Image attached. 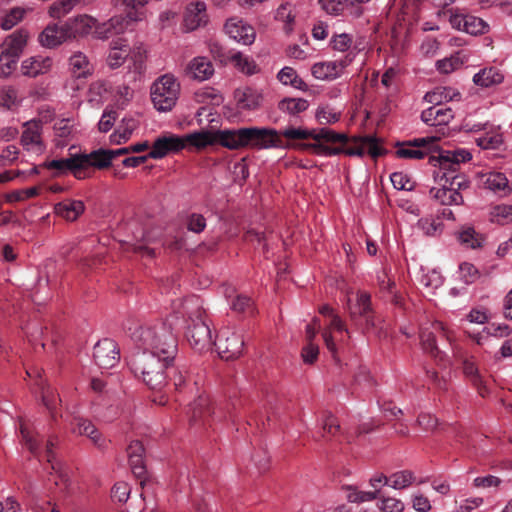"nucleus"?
Wrapping results in <instances>:
<instances>
[{
	"mask_svg": "<svg viewBox=\"0 0 512 512\" xmlns=\"http://www.w3.org/2000/svg\"><path fill=\"white\" fill-rule=\"evenodd\" d=\"M471 159L470 151L464 148L441 150L437 156H431L430 163L437 167L434 179L440 185L430 189L431 197L446 206L463 204V196L458 190L467 188L468 181L458 174V170L460 164Z\"/></svg>",
	"mask_w": 512,
	"mask_h": 512,
	"instance_id": "f257e3e1",
	"label": "nucleus"
},
{
	"mask_svg": "<svg viewBox=\"0 0 512 512\" xmlns=\"http://www.w3.org/2000/svg\"><path fill=\"white\" fill-rule=\"evenodd\" d=\"M278 132L281 138L288 140L284 142L289 144L287 149L308 150L323 157L338 155L340 150L332 148L330 144H346L348 140L345 133H337L329 128L307 129L288 126Z\"/></svg>",
	"mask_w": 512,
	"mask_h": 512,
	"instance_id": "f03ea898",
	"label": "nucleus"
},
{
	"mask_svg": "<svg viewBox=\"0 0 512 512\" xmlns=\"http://www.w3.org/2000/svg\"><path fill=\"white\" fill-rule=\"evenodd\" d=\"M175 359H165L164 356L152 354L146 351L132 357L130 361L131 370L136 376H141L143 382L152 390L159 391L152 401L165 405L167 399L160 393L167 383V370L172 366Z\"/></svg>",
	"mask_w": 512,
	"mask_h": 512,
	"instance_id": "7ed1b4c3",
	"label": "nucleus"
},
{
	"mask_svg": "<svg viewBox=\"0 0 512 512\" xmlns=\"http://www.w3.org/2000/svg\"><path fill=\"white\" fill-rule=\"evenodd\" d=\"M139 339L146 352L164 356L166 360L175 359L178 350L177 339L166 323L159 322L142 327Z\"/></svg>",
	"mask_w": 512,
	"mask_h": 512,
	"instance_id": "20e7f679",
	"label": "nucleus"
},
{
	"mask_svg": "<svg viewBox=\"0 0 512 512\" xmlns=\"http://www.w3.org/2000/svg\"><path fill=\"white\" fill-rule=\"evenodd\" d=\"M183 308L192 322L186 333L189 344L199 352L210 349L213 343L212 333L207 320L204 318V311L200 306L199 299L196 297L186 299Z\"/></svg>",
	"mask_w": 512,
	"mask_h": 512,
	"instance_id": "39448f33",
	"label": "nucleus"
},
{
	"mask_svg": "<svg viewBox=\"0 0 512 512\" xmlns=\"http://www.w3.org/2000/svg\"><path fill=\"white\" fill-rule=\"evenodd\" d=\"M181 85L170 73L158 77L150 87V97L154 108L159 112L171 111L180 96Z\"/></svg>",
	"mask_w": 512,
	"mask_h": 512,
	"instance_id": "423d86ee",
	"label": "nucleus"
},
{
	"mask_svg": "<svg viewBox=\"0 0 512 512\" xmlns=\"http://www.w3.org/2000/svg\"><path fill=\"white\" fill-rule=\"evenodd\" d=\"M20 434L21 441L29 452L39 460L42 457L46 458L47 462L51 464V469L59 474L61 482L67 486L68 479L59 471L58 464L54 462L53 447L55 443L53 439L47 440L45 448H42L39 434L30 429L23 421L20 422Z\"/></svg>",
	"mask_w": 512,
	"mask_h": 512,
	"instance_id": "0eeeda50",
	"label": "nucleus"
},
{
	"mask_svg": "<svg viewBox=\"0 0 512 512\" xmlns=\"http://www.w3.org/2000/svg\"><path fill=\"white\" fill-rule=\"evenodd\" d=\"M146 18L144 10L127 11L126 15L111 17L107 22L101 23L96 29V38L106 40L112 35L124 33L131 23L141 22Z\"/></svg>",
	"mask_w": 512,
	"mask_h": 512,
	"instance_id": "6e6552de",
	"label": "nucleus"
},
{
	"mask_svg": "<svg viewBox=\"0 0 512 512\" xmlns=\"http://www.w3.org/2000/svg\"><path fill=\"white\" fill-rule=\"evenodd\" d=\"M319 312L328 317V323L326 327L322 331V338L327 349L335 355L337 352L336 342H341L343 340V333H348L344 322L339 317V315L335 314L333 309L328 305H323Z\"/></svg>",
	"mask_w": 512,
	"mask_h": 512,
	"instance_id": "1a4fd4ad",
	"label": "nucleus"
},
{
	"mask_svg": "<svg viewBox=\"0 0 512 512\" xmlns=\"http://www.w3.org/2000/svg\"><path fill=\"white\" fill-rule=\"evenodd\" d=\"M215 345L219 356L229 361L238 358L242 354L244 340L239 331L224 328L220 331Z\"/></svg>",
	"mask_w": 512,
	"mask_h": 512,
	"instance_id": "9d476101",
	"label": "nucleus"
},
{
	"mask_svg": "<svg viewBox=\"0 0 512 512\" xmlns=\"http://www.w3.org/2000/svg\"><path fill=\"white\" fill-rule=\"evenodd\" d=\"M246 139L247 146L258 149H287L289 146V144H284L279 132L271 128L247 127Z\"/></svg>",
	"mask_w": 512,
	"mask_h": 512,
	"instance_id": "9b49d317",
	"label": "nucleus"
},
{
	"mask_svg": "<svg viewBox=\"0 0 512 512\" xmlns=\"http://www.w3.org/2000/svg\"><path fill=\"white\" fill-rule=\"evenodd\" d=\"M437 137H421L397 145L395 154L403 159H422L434 149Z\"/></svg>",
	"mask_w": 512,
	"mask_h": 512,
	"instance_id": "f8f14e48",
	"label": "nucleus"
},
{
	"mask_svg": "<svg viewBox=\"0 0 512 512\" xmlns=\"http://www.w3.org/2000/svg\"><path fill=\"white\" fill-rule=\"evenodd\" d=\"M93 359L100 369L113 368L120 359L116 342L108 338L98 341L94 346Z\"/></svg>",
	"mask_w": 512,
	"mask_h": 512,
	"instance_id": "ddd939ff",
	"label": "nucleus"
},
{
	"mask_svg": "<svg viewBox=\"0 0 512 512\" xmlns=\"http://www.w3.org/2000/svg\"><path fill=\"white\" fill-rule=\"evenodd\" d=\"M209 21L206 3L194 1L186 6L182 28L185 32H192L204 27Z\"/></svg>",
	"mask_w": 512,
	"mask_h": 512,
	"instance_id": "4468645a",
	"label": "nucleus"
},
{
	"mask_svg": "<svg viewBox=\"0 0 512 512\" xmlns=\"http://www.w3.org/2000/svg\"><path fill=\"white\" fill-rule=\"evenodd\" d=\"M224 31L231 39L243 45H251L256 37L254 28L238 17L227 19Z\"/></svg>",
	"mask_w": 512,
	"mask_h": 512,
	"instance_id": "2eb2a0df",
	"label": "nucleus"
},
{
	"mask_svg": "<svg viewBox=\"0 0 512 512\" xmlns=\"http://www.w3.org/2000/svg\"><path fill=\"white\" fill-rule=\"evenodd\" d=\"M351 62L352 58L349 55L339 61L317 62L312 65L311 73L317 80L332 81L340 77Z\"/></svg>",
	"mask_w": 512,
	"mask_h": 512,
	"instance_id": "dca6fc26",
	"label": "nucleus"
},
{
	"mask_svg": "<svg viewBox=\"0 0 512 512\" xmlns=\"http://www.w3.org/2000/svg\"><path fill=\"white\" fill-rule=\"evenodd\" d=\"M449 21L453 28L471 35L484 34L489 29L484 20L473 15L451 13Z\"/></svg>",
	"mask_w": 512,
	"mask_h": 512,
	"instance_id": "f3484780",
	"label": "nucleus"
},
{
	"mask_svg": "<svg viewBox=\"0 0 512 512\" xmlns=\"http://www.w3.org/2000/svg\"><path fill=\"white\" fill-rule=\"evenodd\" d=\"M185 147V140L182 137L167 134L158 137L151 146L149 156L151 159H162L169 153H175Z\"/></svg>",
	"mask_w": 512,
	"mask_h": 512,
	"instance_id": "a211bd4d",
	"label": "nucleus"
},
{
	"mask_svg": "<svg viewBox=\"0 0 512 512\" xmlns=\"http://www.w3.org/2000/svg\"><path fill=\"white\" fill-rule=\"evenodd\" d=\"M348 309L352 318L356 316L365 317L367 328H378L380 321L370 314L371 312V296L364 291H358L355 303L349 300Z\"/></svg>",
	"mask_w": 512,
	"mask_h": 512,
	"instance_id": "6ab92c4d",
	"label": "nucleus"
},
{
	"mask_svg": "<svg viewBox=\"0 0 512 512\" xmlns=\"http://www.w3.org/2000/svg\"><path fill=\"white\" fill-rule=\"evenodd\" d=\"M21 145L27 151L41 153L44 151L42 142V125L40 121L31 120L23 125Z\"/></svg>",
	"mask_w": 512,
	"mask_h": 512,
	"instance_id": "aec40b11",
	"label": "nucleus"
},
{
	"mask_svg": "<svg viewBox=\"0 0 512 512\" xmlns=\"http://www.w3.org/2000/svg\"><path fill=\"white\" fill-rule=\"evenodd\" d=\"M65 25L69 32L70 39L85 37L91 33H93L96 38V29L100 23L92 16L83 14L68 19Z\"/></svg>",
	"mask_w": 512,
	"mask_h": 512,
	"instance_id": "412c9836",
	"label": "nucleus"
},
{
	"mask_svg": "<svg viewBox=\"0 0 512 512\" xmlns=\"http://www.w3.org/2000/svg\"><path fill=\"white\" fill-rule=\"evenodd\" d=\"M334 148L333 146H331ZM336 149H339L340 153H345L349 156H363L364 154H369L373 158H377L382 154V148L378 144V141L376 138L371 136L361 137L359 139L355 140V145L351 147H335Z\"/></svg>",
	"mask_w": 512,
	"mask_h": 512,
	"instance_id": "4be33fe9",
	"label": "nucleus"
},
{
	"mask_svg": "<svg viewBox=\"0 0 512 512\" xmlns=\"http://www.w3.org/2000/svg\"><path fill=\"white\" fill-rule=\"evenodd\" d=\"M481 185L501 196H506L511 193L512 188L505 174L501 172L491 171L480 173L478 175Z\"/></svg>",
	"mask_w": 512,
	"mask_h": 512,
	"instance_id": "5701e85b",
	"label": "nucleus"
},
{
	"mask_svg": "<svg viewBox=\"0 0 512 512\" xmlns=\"http://www.w3.org/2000/svg\"><path fill=\"white\" fill-rule=\"evenodd\" d=\"M53 65V59L49 56L35 55L26 58L21 63V72L24 76L35 78L48 73Z\"/></svg>",
	"mask_w": 512,
	"mask_h": 512,
	"instance_id": "b1692460",
	"label": "nucleus"
},
{
	"mask_svg": "<svg viewBox=\"0 0 512 512\" xmlns=\"http://www.w3.org/2000/svg\"><path fill=\"white\" fill-rule=\"evenodd\" d=\"M69 38V32L66 25L58 26L57 24L48 25L38 36V41L42 47L55 48Z\"/></svg>",
	"mask_w": 512,
	"mask_h": 512,
	"instance_id": "393cba45",
	"label": "nucleus"
},
{
	"mask_svg": "<svg viewBox=\"0 0 512 512\" xmlns=\"http://www.w3.org/2000/svg\"><path fill=\"white\" fill-rule=\"evenodd\" d=\"M185 73L189 78L202 82L213 76L214 66L206 57L197 56L189 61Z\"/></svg>",
	"mask_w": 512,
	"mask_h": 512,
	"instance_id": "a878e982",
	"label": "nucleus"
},
{
	"mask_svg": "<svg viewBox=\"0 0 512 512\" xmlns=\"http://www.w3.org/2000/svg\"><path fill=\"white\" fill-rule=\"evenodd\" d=\"M216 143L228 149H239L247 146L246 128L219 130L215 132Z\"/></svg>",
	"mask_w": 512,
	"mask_h": 512,
	"instance_id": "bb28decb",
	"label": "nucleus"
},
{
	"mask_svg": "<svg viewBox=\"0 0 512 512\" xmlns=\"http://www.w3.org/2000/svg\"><path fill=\"white\" fill-rule=\"evenodd\" d=\"M81 175L89 167L104 169L110 166L112 160L108 150L99 149L89 154H78Z\"/></svg>",
	"mask_w": 512,
	"mask_h": 512,
	"instance_id": "cd10ccee",
	"label": "nucleus"
},
{
	"mask_svg": "<svg viewBox=\"0 0 512 512\" xmlns=\"http://www.w3.org/2000/svg\"><path fill=\"white\" fill-rule=\"evenodd\" d=\"M69 70L75 78H88L93 74L94 66L85 53L76 51L69 58Z\"/></svg>",
	"mask_w": 512,
	"mask_h": 512,
	"instance_id": "c85d7f7f",
	"label": "nucleus"
},
{
	"mask_svg": "<svg viewBox=\"0 0 512 512\" xmlns=\"http://www.w3.org/2000/svg\"><path fill=\"white\" fill-rule=\"evenodd\" d=\"M453 117L452 109L443 106H431L421 113L422 121L430 126L446 125Z\"/></svg>",
	"mask_w": 512,
	"mask_h": 512,
	"instance_id": "c756f323",
	"label": "nucleus"
},
{
	"mask_svg": "<svg viewBox=\"0 0 512 512\" xmlns=\"http://www.w3.org/2000/svg\"><path fill=\"white\" fill-rule=\"evenodd\" d=\"M84 210L81 200L65 199L54 206V213L67 221L77 220Z\"/></svg>",
	"mask_w": 512,
	"mask_h": 512,
	"instance_id": "7c9ffc66",
	"label": "nucleus"
},
{
	"mask_svg": "<svg viewBox=\"0 0 512 512\" xmlns=\"http://www.w3.org/2000/svg\"><path fill=\"white\" fill-rule=\"evenodd\" d=\"M27 38L28 35L24 31H16L12 33L0 46V53L19 58L27 43Z\"/></svg>",
	"mask_w": 512,
	"mask_h": 512,
	"instance_id": "2f4dec72",
	"label": "nucleus"
},
{
	"mask_svg": "<svg viewBox=\"0 0 512 512\" xmlns=\"http://www.w3.org/2000/svg\"><path fill=\"white\" fill-rule=\"evenodd\" d=\"M129 56V46L126 41L119 39L110 43V49L106 58V63L111 69L119 68L124 64Z\"/></svg>",
	"mask_w": 512,
	"mask_h": 512,
	"instance_id": "473e14b6",
	"label": "nucleus"
},
{
	"mask_svg": "<svg viewBox=\"0 0 512 512\" xmlns=\"http://www.w3.org/2000/svg\"><path fill=\"white\" fill-rule=\"evenodd\" d=\"M234 97L237 106L243 110L257 109L262 101L261 93L251 87L237 89Z\"/></svg>",
	"mask_w": 512,
	"mask_h": 512,
	"instance_id": "72a5a7b5",
	"label": "nucleus"
},
{
	"mask_svg": "<svg viewBox=\"0 0 512 512\" xmlns=\"http://www.w3.org/2000/svg\"><path fill=\"white\" fill-rule=\"evenodd\" d=\"M127 455L133 474L142 478L145 475L144 447L140 441H133L127 448Z\"/></svg>",
	"mask_w": 512,
	"mask_h": 512,
	"instance_id": "f704fd0d",
	"label": "nucleus"
},
{
	"mask_svg": "<svg viewBox=\"0 0 512 512\" xmlns=\"http://www.w3.org/2000/svg\"><path fill=\"white\" fill-rule=\"evenodd\" d=\"M73 431L74 433L88 437L98 448H103L106 444L105 438L97 430L94 424L88 420L80 418L77 419Z\"/></svg>",
	"mask_w": 512,
	"mask_h": 512,
	"instance_id": "c9c22d12",
	"label": "nucleus"
},
{
	"mask_svg": "<svg viewBox=\"0 0 512 512\" xmlns=\"http://www.w3.org/2000/svg\"><path fill=\"white\" fill-rule=\"evenodd\" d=\"M227 59H229L228 63L232 64L238 71L246 75H253L259 71L255 61L239 51L231 52L230 55L227 56Z\"/></svg>",
	"mask_w": 512,
	"mask_h": 512,
	"instance_id": "e433bc0d",
	"label": "nucleus"
},
{
	"mask_svg": "<svg viewBox=\"0 0 512 512\" xmlns=\"http://www.w3.org/2000/svg\"><path fill=\"white\" fill-rule=\"evenodd\" d=\"M147 50L142 45H135L129 48L128 69L135 74H142L146 69Z\"/></svg>",
	"mask_w": 512,
	"mask_h": 512,
	"instance_id": "4c0bfd02",
	"label": "nucleus"
},
{
	"mask_svg": "<svg viewBox=\"0 0 512 512\" xmlns=\"http://www.w3.org/2000/svg\"><path fill=\"white\" fill-rule=\"evenodd\" d=\"M424 99L432 106H442L443 102L460 99V93L450 87H437L427 92Z\"/></svg>",
	"mask_w": 512,
	"mask_h": 512,
	"instance_id": "58836bf2",
	"label": "nucleus"
},
{
	"mask_svg": "<svg viewBox=\"0 0 512 512\" xmlns=\"http://www.w3.org/2000/svg\"><path fill=\"white\" fill-rule=\"evenodd\" d=\"M47 168L57 170L59 172L71 171L78 179L85 177V175H81L78 154L69 158L52 160L47 164Z\"/></svg>",
	"mask_w": 512,
	"mask_h": 512,
	"instance_id": "ea45409f",
	"label": "nucleus"
},
{
	"mask_svg": "<svg viewBox=\"0 0 512 512\" xmlns=\"http://www.w3.org/2000/svg\"><path fill=\"white\" fill-rule=\"evenodd\" d=\"M431 326L433 329L432 332L427 331L426 328H421L419 336L423 350L434 355L437 351V347L433 332H442L445 335L447 332L445 325L440 321H435Z\"/></svg>",
	"mask_w": 512,
	"mask_h": 512,
	"instance_id": "a19ab883",
	"label": "nucleus"
},
{
	"mask_svg": "<svg viewBox=\"0 0 512 512\" xmlns=\"http://www.w3.org/2000/svg\"><path fill=\"white\" fill-rule=\"evenodd\" d=\"M463 373L478 389L480 395L484 396L486 392L484 381L472 357L463 361Z\"/></svg>",
	"mask_w": 512,
	"mask_h": 512,
	"instance_id": "79ce46f5",
	"label": "nucleus"
},
{
	"mask_svg": "<svg viewBox=\"0 0 512 512\" xmlns=\"http://www.w3.org/2000/svg\"><path fill=\"white\" fill-rule=\"evenodd\" d=\"M185 140V147L192 146L197 149H203L216 143L215 132L199 131L182 137Z\"/></svg>",
	"mask_w": 512,
	"mask_h": 512,
	"instance_id": "37998d69",
	"label": "nucleus"
},
{
	"mask_svg": "<svg viewBox=\"0 0 512 512\" xmlns=\"http://www.w3.org/2000/svg\"><path fill=\"white\" fill-rule=\"evenodd\" d=\"M308 107L309 102L304 98H284L278 103L281 112L294 117L306 111Z\"/></svg>",
	"mask_w": 512,
	"mask_h": 512,
	"instance_id": "c03bdc74",
	"label": "nucleus"
},
{
	"mask_svg": "<svg viewBox=\"0 0 512 512\" xmlns=\"http://www.w3.org/2000/svg\"><path fill=\"white\" fill-rule=\"evenodd\" d=\"M502 80L503 75L494 67L484 68L473 76V82L481 87L499 84Z\"/></svg>",
	"mask_w": 512,
	"mask_h": 512,
	"instance_id": "a18cd8bd",
	"label": "nucleus"
},
{
	"mask_svg": "<svg viewBox=\"0 0 512 512\" xmlns=\"http://www.w3.org/2000/svg\"><path fill=\"white\" fill-rule=\"evenodd\" d=\"M509 334H510V329L507 325L491 324V325L485 327L481 333H477V334L469 333V336L471 338H473L478 345H482L485 343L486 340H488V338L490 336L506 337Z\"/></svg>",
	"mask_w": 512,
	"mask_h": 512,
	"instance_id": "49530a36",
	"label": "nucleus"
},
{
	"mask_svg": "<svg viewBox=\"0 0 512 512\" xmlns=\"http://www.w3.org/2000/svg\"><path fill=\"white\" fill-rule=\"evenodd\" d=\"M418 281L429 294H433L443 284V278L436 270H421Z\"/></svg>",
	"mask_w": 512,
	"mask_h": 512,
	"instance_id": "de8ad7c7",
	"label": "nucleus"
},
{
	"mask_svg": "<svg viewBox=\"0 0 512 512\" xmlns=\"http://www.w3.org/2000/svg\"><path fill=\"white\" fill-rule=\"evenodd\" d=\"M137 128V123L134 119H124L122 125L110 136L112 144H121L128 141Z\"/></svg>",
	"mask_w": 512,
	"mask_h": 512,
	"instance_id": "09e8293b",
	"label": "nucleus"
},
{
	"mask_svg": "<svg viewBox=\"0 0 512 512\" xmlns=\"http://www.w3.org/2000/svg\"><path fill=\"white\" fill-rule=\"evenodd\" d=\"M191 409L193 421H205L209 416L215 413L207 396H199L198 399L193 403Z\"/></svg>",
	"mask_w": 512,
	"mask_h": 512,
	"instance_id": "8fccbe9b",
	"label": "nucleus"
},
{
	"mask_svg": "<svg viewBox=\"0 0 512 512\" xmlns=\"http://www.w3.org/2000/svg\"><path fill=\"white\" fill-rule=\"evenodd\" d=\"M278 80L284 85H290L293 88L305 91L306 83L298 76L297 72L291 67L282 68L278 75Z\"/></svg>",
	"mask_w": 512,
	"mask_h": 512,
	"instance_id": "3c124183",
	"label": "nucleus"
},
{
	"mask_svg": "<svg viewBox=\"0 0 512 512\" xmlns=\"http://www.w3.org/2000/svg\"><path fill=\"white\" fill-rule=\"evenodd\" d=\"M415 480L416 477L411 471L403 470L389 476V486L401 490L411 486Z\"/></svg>",
	"mask_w": 512,
	"mask_h": 512,
	"instance_id": "603ef678",
	"label": "nucleus"
},
{
	"mask_svg": "<svg viewBox=\"0 0 512 512\" xmlns=\"http://www.w3.org/2000/svg\"><path fill=\"white\" fill-rule=\"evenodd\" d=\"M489 220L501 225L512 222V205L494 206L489 212Z\"/></svg>",
	"mask_w": 512,
	"mask_h": 512,
	"instance_id": "864d4df0",
	"label": "nucleus"
},
{
	"mask_svg": "<svg viewBox=\"0 0 512 512\" xmlns=\"http://www.w3.org/2000/svg\"><path fill=\"white\" fill-rule=\"evenodd\" d=\"M275 18L276 20L284 23V30L286 33H290L293 30L295 13L290 4L285 3L280 5L276 11Z\"/></svg>",
	"mask_w": 512,
	"mask_h": 512,
	"instance_id": "5fc2aeb1",
	"label": "nucleus"
},
{
	"mask_svg": "<svg viewBox=\"0 0 512 512\" xmlns=\"http://www.w3.org/2000/svg\"><path fill=\"white\" fill-rule=\"evenodd\" d=\"M341 113L329 105L318 107L315 113L316 120L321 125L336 123L340 120Z\"/></svg>",
	"mask_w": 512,
	"mask_h": 512,
	"instance_id": "6e6d98bb",
	"label": "nucleus"
},
{
	"mask_svg": "<svg viewBox=\"0 0 512 512\" xmlns=\"http://www.w3.org/2000/svg\"><path fill=\"white\" fill-rule=\"evenodd\" d=\"M80 0H57L49 7V15L52 18L60 19L67 15Z\"/></svg>",
	"mask_w": 512,
	"mask_h": 512,
	"instance_id": "4d7b16f0",
	"label": "nucleus"
},
{
	"mask_svg": "<svg viewBox=\"0 0 512 512\" xmlns=\"http://www.w3.org/2000/svg\"><path fill=\"white\" fill-rule=\"evenodd\" d=\"M458 239L461 244L472 249L480 247L482 243V237L471 227L462 229L459 232Z\"/></svg>",
	"mask_w": 512,
	"mask_h": 512,
	"instance_id": "13d9d810",
	"label": "nucleus"
},
{
	"mask_svg": "<svg viewBox=\"0 0 512 512\" xmlns=\"http://www.w3.org/2000/svg\"><path fill=\"white\" fill-rule=\"evenodd\" d=\"M463 64V59L461 58L459 53H456L448 58H444L442 60L437 61L436 67L437 70L444 74H449L456 69L460 68Z\"/></svg>",
	"mask_w": 512,
	"mask_h": 512,
	"instance_id": "bf43d9fd",
	"label": "nucleus"
},
{
	"mask_svg": "<svg viewBox=\"0 0 512 512\" xmlns=\"http://www.w3.org/2000/svg\"><path fill=\"white\" fill-rule=\"evenodd\" d=\"M194 99L198 103H213L219 104L222 101V97L218 92L211 87H203L194 93Z\"/></svg>",
	"mask_w": 512,
	"mask_h": 512,
	"instance_id": "052dcab7",
	"label": "nucleus"
},
{
	"mask_svg": "<svg viewBox=\"0 0 512 512\" xmlns=\"http://www.w3.org/2000/svg\"><path fill=\"white\" fill-rule=\"evenodd\" d=\"M502 142V135L497 131L487 132L476 139L477 145L482 149H497Z\"/></svg>",
	"mask_w": 512,
	"mask_h": 512,
	"instance_id": "680f3d73",
	"label": "nucleus"
},
{
	"mask_svg": "<svg viewBox=\"0 0 512 512\" xmlns=\"http://www.w3.org/2000/svg\"><path fill=\"white\" fill-rule=\"evenodd\" d=\"M42 400H43L45 407L48 409V411L51 415V419L53 421H55L56 417H57L56 407H57L58 403L61 402L58 395H56L52 389L47 388L42 393Z\"/></svg>",
	"mask_w": 512,
	"mask_h": 512,
	"instance_id": "e2e57ef3",
	"label": "nucleus"
},
{
	"mask_svg": "<svg viewBox=\"0 0 512 512\" xmlns=\"http://www.w3.org/2000/svg\"><path fill=\"white\" fill-rule=\"evenodd\" d=\"M17 90L11 86L3 87L0 90V105L8 109L13 108L18 104Z\"/></svg>",
	"mask_w": 512,
	"mask_h": 512,
	"instance_id": "0e129e2a",
	"label": "nucleus"
},
{
	"mask_svg": "<svg viewBox=\"0 0 512 512\" xmlns=\"http://www.w3.org/2000/svg\"><path fill=\"white\" fill-rule=\"evenodd\" d=\"M25 14V10L22 8H13L11 9L1 21V27L4 30H10L16 24H18Z\"/></svg>",
	"mask_w": 512,
	"mask_h": 512,
	"instance_id": "69168bd1",
	"label": "nucleus"
},
{
	"mask_svg": "<svg viewBox=\"0 0 512 512\" xmlns=\"http://www.w3.org/2000/svg\"><path fill=\"white\" fill-rule=\"evenodd\" d=\"M459 276L465 284H471L479 278V272L473 264L463 262L459 265Z\"/></svg>",
	"mask_w": 512,
	"mask_h": 512,
	"instance_id": "338daca9",
	"label": "nucleus"
},
{
	"mask_svg": "<svg viewBox=\"0 0 512 512\" xmlns=\"http://www.w3.org/2000/svg\"><path fill=\"white\" fill-rule=\"evenodd\" d=\"M377 507L383 512H403L404 503L394 497H382Z\"/></svg>",
	"mask_w": 512,
	"mask_h": 512,
	"instance_id": "774afa93",
	"label": "nucleus"
}]
</instances>
